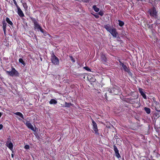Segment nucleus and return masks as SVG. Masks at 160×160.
Listing matches in <instances>:
<instances>
[{"label":"nucleus","mask_w":160,"mask_h":160,"mask_svg":"<svg viewBox=\"0 0 160 160\" xmlns=\"http://www.w3.org/2000/svg\"><path fill=\"white\" fill-rule=\"evenodd\" d=\"M118 22H119V25L121 26L122 27V26L124 24V23L123 22L120 20H118Z\"/></svg>","instance_id":"obj_24"},{"label":"nucleus","mask_w":160,"mask_h":160,"mask_svg":"<svg viewBox=\"0 0 160 160\" xmlns=\"http://www.w3.org/2000/svg\"><path fill=\"white\" fill-rule=\"evenodd\" d=\"M13 1L14 2V4L17 2L15 0H13Z\"/></svg>","instance_id":"obj_40"},{"label":"nucleus","mask_w":160,"mask_h":160,"mask_svg":"<svg viewBox=\"0 0 160 160\" xmlns=\"http://www.w3.org/2000/svg\"><path fill=\"white\" fill-rule=\"evenodd\" d=\"M2 115V114L0 112V118L1 117Z\"/></svg>","instance_id":"obj_42"},{"label":"nucleus","mask_w":160,"mask_h":160,"mask_svg":"<svg viewBox=\"0 0 160 160\" xmlns=\"http://www.w3.org/2000/svg\"><path fill=\"white\" fill-rule=\"evenodd\" d=\"M114 140H115V139H117L118 138H118V136H115L114 137Z\"/></svg>","instance_id":"obj_38"},{"label":"nucleus","mask_w":160,"mask_h":160,"mask_svg":"<svg viewBox=\"0 0 160 160\" xmlns=\"http://www.w3.org/2000/svg\"><path fill=\"white\" fill-rule=\"evenodd\" d=\"M11 141H8L6 142V145L7 146L9 149L10 150L13 151V145L12 143L11 142Z\"/></svg>","instance_id":"obj_6"},{"label":"nucleus","mask_w":160,"mask_h":160,"mask_svg":"<svg viewBox=\"0 0 160 160\" xmlns=\"http://www.w3.org/2000/svg\"><path fill=\"white\" fill-rule=\"evenodd\" d=\"M3 127V126L2 124H0V130H1V129H2Z\"/></svg>","instance_id":"obj_37"},{"label":"nucleus","mask_w":160,"mask_h":160,"mask_svg":"<svg viewBox=\"0 0 160 160\" xmlns=\"http://www.w3.org/2000/svg\"><path fill=\"white\" fill-rule=\"evenodd\" d=\"M43 32H42L43 34L45 36H46L47 35H49V34L45 31L43 29Z\"/></svg>","instance_id":"obj_28"},{"label":"nucleus","mask_w":160,"mask_h":160,"mask_svg":"<svg viewBox=\"0 0 160 160\" xmlns=\"http://www.w3.org/2000/svg\"><path fill=\"white\" fill-rule=\"evenodd\" d=\"M18 13L20 17H24V15L20 8H18Z\"/></svg>","instance_id":"obj_13"},{"label":"nucleus","mask_w":160,"mask_h":160,"mask_svg":"<svg viewBox=\"0 0 160 160\" xmlns=\"http://www.w3.org/2000/svg\"><path fill=\"white\" fill-rule=\"evenodd\" d=\"M24 148L27 150V149H29V146L28 145H26L24 146Z\"/></svg>","instance_id":"obj_31"},{"label":"nucleus","mask_w":160,"mask_h":160,"mask_svg":"<svg viewBox=\"0 0 160 160\" xmlns=\"http://www.w3.org/2000/svg\"><path fill=\"white\" fill-rule=\"evenodd\" d=\"M93 16L96 18H99V17L98 16V15L97 14H93Z\"/></svg>","instance_id":"obj_32"},{"label":"nucleus","mask_w":160,"mask_h":160,"mask_svg":"<svg viewBox=\"0 0 160 160\" xmlns=\"http://www.w3.org/2000/svg\"><path fill=\"white\" fill-rule=\"evenodd\" d=\"M105 97L107 99V97L106 93L105 94Z\"/></svg>","instance_id":"obj_39"},{"label":"nucleus","mask_w":160,"mask_h":160,"mask_svg":"<svg viewBox=\"0 0 160 160\" xmlns=\"http://www.w3.org/2000/svg\"><path fill=\"white\" fill-rule=\"evenodd\" d=\"M149 160H156L154 159H153L152 160H151V159H149Z\"/></svg>","instance_id":"obj_44"},{"label":"nucleus","mask_w":160,"mask_h":160,"mask_svg":"<svg viewBox=\"0 0 160 160\" xmlns=\"http://www.w3.org/2000/svg\"><path fill=\"white\" fill-rule=\"evenodd\" d=\"M30 19L31 20L32 22L34 23V24H35L37 22L36 19L35 18H33L31 17H29Z\"/></svg>","instance_id":"obj_22"},{"label":"nucleus","mask_w":160,"mask_h":160,"mask_svg":"<svg viewBox=\"0 0 160 160\" xmlns=\"http://www.w3.org/2000/svg\"><path fill=\"white\" fill-rule=\"evenodd\" d=\"M98 14L102 16L103 15V12L102 11L100 10L98 12Z\"/></svg>","instance_id":"obj_29"},{"label":"nucleus","mask_w":160,"mask_h":160,"mask_svg":"<svg viewBox=\"0 0 160 160\" xmlns=\"http://www.w3.org/2000/svg\"><path fill=\"white\" fill-rule=\"evenodd\" d=\"M19 62L22 63L24 66L25 65V63L22 58H19Z\"/></svg>","instance_id":"obj_23"},{"label":"nucleus","mask_w":160,"mask_h":160,"mask_svg":"<svg viewBox=\"0 0 160 160\" xmlns=\"http://www.w3.org/2000/svg\"><path fill=\"white\" fill-rule=\"evenodd\" d=\"M109 32L114 37L116 38L117 37L118 33L116 31V29L114 28V27L112 28V30Z\"/></svg>","instance_id":"obj_7"},{"label":"nucleus","mask_w":160,"mask_h":160,"mask_svg":"<svg viewBox=\"0 0 160 160\" xmlns=\"http://www.w3.org/2000/svg\"><path fill=\"white\" fill-rule=\"evenodd\" d=\"M139 91L141 95L142 96L143 98L145 99H147V97L144 92H143V89L141 88H139Z\"/></svg>","instance_id":"obj_11"},{"label":"nucleus","mask_w":160,"mask_h":160,"mask_svg":"<svg viewBox=\"0 0 160 160\" xmlns=\"http://www.w3.org/2000/svg\"><path fill=\"white\" fill-rule=\"evenodd\" d=\"M70 58H71L72 61L73 62H75V60H74V58H73V57H72V56H70Z\"/></svg>","instance_id":"obj_34"},{"label":"nucleus","mask_w":160,"mask_h":160,"mask_svg":"<svg viewBox=\"0 0 160 160\" xmlns=\"http://www.w3.org/2000/svg\"><path fill=\"white\" fill-rule=\"evenodd\" d=\"M114 150L115 151V155L118 158H119L121 156L119 153V151L116 145L113 146Z\"/></svg>","instance_id":"obj_8"},{"label":"nucleus","mask_w":160,"mask_h":160,"mask_svg":"<svg viewBox=\"0 0 160 160\" xmlns=\"http://www.w3.org/2000/svg\"><path fill=\"white\" fill-rule=\"evenodd\" d=\"M22 5L23 6L24 8L25 9H27L28 8V6H27V4L26 3H22Z\"/></svg>","instance_id":"obj_26"},{"label":"nucleus","mask_w":160,"mask_h":160,"mask_svg":"<svg viewBox=\"0 0 160 160\" xmlns=\"http://www.w3.org/2000/svg\"><path fill=\"white\" fill-rule=\"evenodd\" d=\"M84 68L88 71H91L90 69L87 67H84Z\"/></svg>","instance_id":"obj_30"},{"label":"nucleus","mask_w":160,"mask_h":160,"mask_svg":"<svg viewBox=\"0 0 160 160\" xmlns=\"http://www.w3.org/2000/svg\"><path fill=\"white\" fill-rule=\"evenodd\" d=\"M14 113L15 115L18 116L19 117H21L22 118L24 119L23 116L22 114L21 113L19 112H15Z\"/></svg>","instance_id":"obj_16"},{"label":"nucleus","mask_w":160,"mask_h":160,"mask_svg":"<svg viewBox=\"0 0 160 160\" xmlns=\"http://www.w3.org/2000/svg\"><path fill=\"white\" fill-rule=\"evenodd\" d=\"M25 124L29 128L31 129L33 131H35V130L34 128L33 127V126L29 122L27 121L25 123Z\"/></svg>","instance_id":"obj_9"},{"label":"nucleus","mask_w":160,"mask_h":160,"mask_svg":"<svg viewBox=\"0 0 160 160\" xmlns=\"http://www.w3.org/2000/svg\"><path fill=\"white\" fill-rule=\"evenodd\" d=\"M3 28V31H4V33L5 34H6V28Z\"/></svg>","instance_id":"obj_36"},{"label":"nucleus","mask_w":160,"mask_h":160,"mask_svg":"<svg viewBox=\"0 0 160 160\" xmlns=\"http://www.w3.org/2000/svg\"><path fill=\"white\" fill-rule=\"evenodd\" d=\"M92 125L93 126V129L95 132V133L97 135H99L98 129L96 123L93 120H92Z\"/></svg>","instance_id":"obj_5"},{"label":"nucleus","mask_w":160,"mask_h":160,"mask_svg":"<svg viewBox=\"0 0 160 160\" xmlns=\"http://www.w3.org/2000/svg\"><path fill=\"white\" fill-rule=\"evenodd\" d=\"M155 110L158 112H160V110H159L157 108H155ZM155 115L156 116H158V117L160 116V113H155Z\"/></svg>","instance_id":"obj_21"},{"label":"nucleus","mask_w":160,"mask_h":160,"mask_svg":"<svg viewBox=\"0 0 160 160\" xmlns=\"http://www.w3.org/2000/svg\"><path fill=\"white\" fill-rule=\"evenodd\" d=\"M6 72L8 75L11 77L18 76L19 75L18 72L13 67H12V70L11 71H6Z\"/></svg>","instance_id":"obj_3"},{"label":"nucleus","mask_w":160,"mask_h":160,"mask_svg":"<svg viewBox=\"0 0 160 160\" xmlns=\"http://www.w3.org/2000/svg\"><path fill=\"white\" fill-rule=\"evenodd\" d=\"M14 4L15 5V6H16V7H17V9H18V8H20L18 6V4H17V2L16 3H14Z\"/></svg>","instance_id":"obj_35"},{"label":"nucleus","mask_w":160,"mask_h":160,"mask_svg":"<svg viewBox=\"0 0 160 160\" xmlns=\"http://www.w3.org/2000/svg\"><path fill=\"white\" fill-rule=\"evenodd\" d=\"M104 28L107 31L109 32L113 27L112 26H111L109 24H107L104 26Z\"/></svg>","instance_id":"obj_12"},{"label":"nucleus","mask_w":160,"mask_h":160,"mask_svg":"<svg viewBox=\"0 0 160 160\" xmlns=\"http://www.w3.org/2000/svg\"><path fill=\"white\" fill-rule=\"evenodd\" d=\"M6 20L7 23H8L11 26L13 25V23L9 19V18L7 17L6 18Z\"/></svg>","instance_id":"obj_15"},{"label":"nucleus","mask_w":160,"mask_h":160,"mask_svg":"<svg viewBox=\"0 0 160 160\" xmlns=\"http://www.w3.org/2000/svg\"><path fill=\"white\" fill-rule=\"evenodd\" d=\"M34 28L36 29L39 30L41 32H43V29L42 27L39 25L38 22L34 24Z\"/></svg>","instance_id":"obj_10"},{"label":"nucleus","mask_w":160,"mask_h":160,"mask_svg":"<svg viewBox=\"0 0 160 160\" xmlns=\"http://www.w3.org/2000/svg\"><path fill=\"white\" fill-rule=\"evenodd\" d=\"M3 28H6L7 24L5 22H3L2 23Z\"/></svg>","instance_id":"obj_27"},{"label":"nucleus","mask_w":160,"mask_h":160,"mask_svg":"<svg viewBox=\"0 0 160 160\" xmlns=\"http://www.w3.org/2000/svg\"><path fill=\"white\" fill-rule=\"evenodd\" d=\"M89 0H82V2H89Z\"/></svg>","instance_id":"obj_33"},{"label":"nucleus","mask_w":160,"mask_h":160,"mask_svg":"<svg viewBox=\"0 0 160 160\" xmlns=\"http://www.w3.org/2000/svg\"><path fill=\"white\" fill-rule=\"evenodd\" d=\"M2 145V143L0 142V146H1Z\"/></svg>","instance_id":"obj_43"},{"label":"nucleus","mask_w":160,"mask_h":160,"mask_svg":"<svg viewBox=\"0 0 160 160\" xmlns=\"http://www.w3.org/2000/svg\"><path fill=\"white\" fill-rule=\"evenodd\" d=\"M144 110L147 114H149L151 112V110L149 108L147 107H145L144 108Z\"/></svg>","instance_id":"obj_17"},{"label":"nucleus","mask_w":160,"mask_h":160,"mask_svg":"<svg viewBox=\"0 0 160 160\" xmlns=\"http://www.w3.org/2000/svg\"><path fill=\"white\" fill-rule=\"evenodd\" d=\"M93 9L96 12H98L99 10V9L97 7L96 5H94L92 7Z\"/></svg>","instance_id":"obj_19"},{"label":"nucleus","mask_w":160,"mask_h":160,"mask_svg":"<svg viewBox=\"0 0 160 160\" xmlns=\"http://www.w3.org/2000/svg\"><path fill=\"white\" fill-rule=\"evenodd\" d=\"M71 105V103H68L67 102H65V106L67 107H68L70 106Z\"/></svg>","instance_id":"obj_25"},{"label":"nucleus","mask_w":160,"mask_h":160,"mask_svg":"<svg viewBox=\"0 0 160 160\" xmlns=\"http://www.w3.org/2000/svg\"><path fill=\"white\" fill-rule=\"evenodd\" d=\"M101 59L102 61L105 62L106 60V58L104 54H102L101 55Z\"/></svg>","instance_id":"obj_20"},{"label":"nucleus","mask_w":160,"mask_h":160,"mask_svg":"<svg viewBox=\"0 0 160 160\" xmlns=\"http://www.w3.org/2000/svg\"><path fill=\"white\" fill-rule=\"evenodd\" d=\"M108 91L111 95H118L120 92L119 88L117 86L112 87L111 88H109Z\"/></svg>","instance_id":"obj_1"},{"label":"nucleus","mask_w":160,"mask_h":160,"mask_svg":"<svg viewBox=\"0 0 160 160\" xmlns=\"http://www.w3.org/2000/svg\"><path fill=\"white\" fill-rule=\"evenodd\" d=\"M57 101L55 99H52L50 101L49 103L50 104H55L57 103Z\"/></svg>","instance_id":"obj_18"},{"label":"nucleus","mask_w":160,"mask_h":160,"mask_svg":"<svg viewBox=\"0 0 160 160\" xmlns=\"http://www.w3.org/2000/svg\"><path fill=\"white\" fill-rule=\"evenodd\" d=\"M52 62L54 65H58L59 61L58 58L54 55V53L52 54L51 58Z\"/></svg>","instance_id":"obj_4"},{"label":"nucleus","mask_w":160,"mask_h":160,"mask_svg":"<svg viewBox=\"0 0 160 160\" xmlns=\"http://www.w3.org/2000/svg\"><path fill=\"white\" fill-rule=\"evenodd\" d=\"M11 156H12V158H13V156H14L13 154H11Z\"/></svg>","instance_id":"obj_41"},{"label":"nucleus","mask_w":160,"mask_h":160,"mask_svg":"<svg viewBox=\"0 0 160 160\" xmlns=\"http://www.w3.org/2000/svg\"><path fill=\"white\" fill-rule=\"evenodd\" d=\"M147 13L150 15L151 17L155 19L158 18V12L154 7H153L148 10Z\"/></svg>","instance_id":"obj_2"},{"label":"nucleus","mask_w":160,"mask_h":160,"mask_svg":"<svg viewBox=\"0 0 160 160\" xmlns=\"http://www.w3.org/2000/svg\"><path fill=\"white\" fill-rule=\"evenodd\" d=\"M120 65L123 68V69H124V70L125 71L127 72H128L129 71V70L127 68V67L126 66V65H125L122 62H120Z\"/></svg>","instance_id":"obj_14"}]
</instances>
